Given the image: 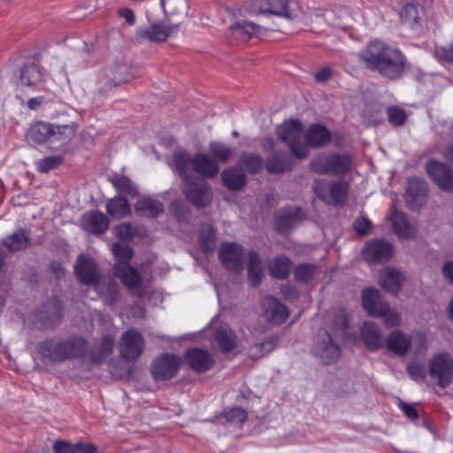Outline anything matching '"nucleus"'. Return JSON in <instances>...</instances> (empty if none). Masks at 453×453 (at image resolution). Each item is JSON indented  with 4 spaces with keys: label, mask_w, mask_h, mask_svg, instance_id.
<instances>
[{
    "label": "nucleus",
    "mask_w": 453,
    "mask_h": 453,
    "mask_svg": "<svg viewBox=\"0 0 453 453\" xmlns=\"http://www.w3.org/2000/svg\"><path fill=\"white\" fill-rule=\"evenodd\" d=\"M74 271L81 283L96 285L100 279V273L95 261L87 255H81L77 258Z\"/></svg>",
    "instance_id": "nucleus-13"
},
{
    "label": "nucleus",
    "mask_w": 453,
    "mask_h": 453,
    "mask_svg": "<svg viewBox=\"0 0 453 453\" xmlns=\"http://www.w3.org/2000/svg\"><path fill=\"white\" fill-rule=\"evenodd\" d=\"M248 274L252 286H257L261 283L263 279V267L260 257L255 251H251L249 256Z\"/></svg>",
    "instance_id": "nucleus-35"
},
{
    "label": "nucleus",
    "mask_w": 453,
    "mask_h": 453,
    "mask_svg": "<svg viewBox=\"0 0 453 453\" xmlns=\"http://www.w3.org/2000/svg\"><path fill=\"white\" fill-rule=\"evenodd\" d=\"M115 235L121 240H131L134 234V228L131 224L123 223L113 228Z\"/></svg>",
    "instance_id": "nucleus-54"
},
{
    "label": "nucleus",
    "mask_w": 453,
    "mask_h": 453,
    "mask_svg": "<svg viewBox=\"0 0 453 453\" xmlns=\"http://www.w3.org/2000/svg\"><path fill=\"white\" fill-rule=\"evenodd\" d=\"M222 180L230 189H239L245 184V174L240 168H228L222 173Z\"/></svg>",
    "instance_id": "nucleus-37"
},
{
    "label": "nucleus",
    "mask_w": 453,
    "mask_h": 453,
    "mask_svg": "<svg viewBox=\"0 0 453 453\" xmlns=\"http://www.w3.org/2000/svg\"><path fill=\"white\" fill-rule=\"evenodd\" d=\"M301 210L298 208L290 209L279 219V226L283 227L284 225L291 226L300 218Z\"/></svg>",
    "instance_id": "nucleus-55"
},
{
    "label": "nucleus",
    "mask_w": 453,
    "mask_h": 453,
    "mask_svg": "<svg viewBox=\"0 0 453 453\" xmlns=\"http://www.w3.org/2000/svg\"><path fill=\"white\" fill-rule=\"evenodd\" d=\"M422 12L423 10L418 4L409 3L403 6L401 12V19L404 24L412 27L418 23Z\"/></svg>",
    "instance_id": "nucleus-40"
},
{
    "label": "nucleus",
    "mask_w": 453,
    "mask_h": 453,
    "mask_svg": "<svg viewBox=\"0 0 453 453\" xmlns=\"http://www.w3.org/2000/svg\"><path fill=\"white\" fill-rule=\"evenodd\" d=\"M276 133L280 141L287 143L290 151L297 157L303 158L308 155L304 143L303 126L299 120L289 119L280 125Z\"/></svg>",
    "instance_id": "nucleus-4"
},
{
    "label": "nucleus",
    "mask_w": 453,
    "mask_h": 453,
    "mask_svg": "<svg viewBox=\"0 0 453 453\" xmlns=\"http://www.w3.org/2000/svg\"><path fill=\"white\" fill-rule=\"evenodd\" d=\"M200 246L205 252H211L215 249V232L212 226L208 225L201 230Z\"/></svg>",
    "instance_id": "nucleus-45"
},
{
    "label": "nucleus",
    "mask_w": 453,
    "mask_h": 453,
    "mask_svg": "<svg viewBox=\"0 0 453 453\" xmlns=\"http://www.w3.org/2000/svg\"><path fill=\"white\" fill-rule=\"evenodd\" d=\"M291 261L283 256L274 257L269 265L271 275L276 279L283 280L289 275Z\"/></svg>",
    "instance_id": "nucleus-36"
},
{
    "label": "nucleus",
    "mask_w": 453,
    "mask_h": 453,
    "mask_svg": "<svg viewBox=\"0 0 453 453\" xmlns=\"http://www.w3.org/2000/svg\"><path fill=\"white\" fill-rule=\"evenodd\" d=\"M63 161L61 156L47 157L41 159L37 164L38 171L41 173H47L51 169L58 166Z\"/></svg>",
    "instance_id": "nucleus-53"
},
{
    "label": "nucleus",
    "mask_w": 453,
    "mask_h": 453,
    "mask_svg": "<svg viewBox=\"0 0 453 453\" xmlns=\"http://www.w3.org/2000/svg\"><path fill=\"white\" fill-rule=\"evenodd\" d=\"M179 32L178 24H171L167 19L162 21L151 23L148 27L140 28L136 32L137 40L140 42H164L169 37L175 36Z\"/></svg>",
    "instance_id": "nucleus-6"
},
{
    "label": "nucleus",
    "mask_w": 453,
    "mask_h": 453,
    "mask_svg": "<svg viewBox=\"0 0 453 453\" xmlns=\"http://www.w3.org/2000/svg\"><path fill=\"white\" fill-rule=\"evenodd\" d=\"M211 153L219 161L226 162L232 155V149L226 144L211 142L209 145Z\"/></svg>",
    "instance_id": "nucleus-50"
},
{
    "label": "nucleus",
    "mask_w": 453,
    "mask_h": 453,
    "mask_svg": "<svg viewBox=\"0 0 453 453\" xmlns=\"http://www.w3.org/2000/svg\"><path fill=\"white\" fill-rule=\"evenodd\" d=\"M114 271L116 276L129 288H138L142 282L140 273L128 265H123V266L114 265Z\"/></svg>",
    "instance_id": "nucleus-31"
},
{
    "label": "nucleus",
    "mask_w": 453,
    "mask_h": 453,
    "mask_svg": "<svg viewBox=\"0 0 453 453\" xmlns=\"http://www.w3.org/2000/svg\"><path fill=\"white\" fill-rule=\"evenodd\" d=\"M361 337L370 350L375 351L384 346V341L380 327L373 322L366 321L361 328Z\"/></svg>",
    "instance_id": "nucleus-18"
},
{
    "label": "nucleus",
    "mask_w": 453,
    "mask_h": 453,
    "mask_svg": "<svg viewBox=\"0 0 453 453\" xmlns=\"http://www.w3.org/2000/svg\"><path fill=\"white\" fill-rule=\"evenodd\" d=\"M113 187L121 193L136 196L138 194L135 185L124 175H114L111 178Z\"/></svg>",
    "instance_id": "nucleus-43"
},
{
    "label": "nucleus",
    "mask_w": 453,
    "mask_h": 453,
    "mask_svg": "<svg viewBox=\"0 0 453 453\" xmlns=\"http://www.w3.org/2000/svg\"><path fill=\"white\" fill-rule=\"evenodd\" d=\"M384 344L393 354L404 356L411 348L416 353L425 350L427 347V339L426 334L421 332H417L411 336L402 330L396 329L388 335Z\"/></svg>",
    "instance_id": "nucleus-3"
},
{
    "label": "nucleus",
    "mask_w": 453,
    "mask_h": 453,
    "mask_svg": "<svg viewBox=\"0 0 453 453\" xmlns=\"http://www.w3.org/2000/svg\"><path fill=\"white\" fill-rule=\"evenodd\" d=\"M426 169L441 190L453 193V170L444 163L431 160Z\"/></svg>",
    "instance_id": "nucleus-10"
},
{
    "label": "nucleus",
    "mask_w": 453,
    "mask_h": 453,
    "mask_svg": "<svg viewBox=\"0 0 453 453\" xmlns=\"http://www.w3.org/2000/svg\"><path fill=\"white\" fill-rule=\"evenodd\" d=\"M250 12L253 14H273L291 18L287 0H250Z\"/></svg>",
    "instance_id": "nucleus-14"
},
{
    "label": "nucleus",
    "mask_w": 453,
    "mask_h": 453,
    "mask_svg": "<svg viewBox=\"0 0 453 453\" xmlns=\"http://www.w3.org/2000/svg\"><path fill=\"white\" fill-rule=\"evenodd\" d=\"M409 375L415 380L424 378V371L420 365L417 363H410L407 366Z\"/></svg>",
    "instance_id": "nucleus-59"
},
{
    "label": "nucleus",
    "mask_w": 453,
    "mask_h": 453,
    "mask_svg": "<svg viewBox=\"0 0 453 453\" xmlns=\"http://www.w3.org/2000/svg\"><path fill=\"white\" fill-rule=\"evenodd\" d=\"M266 169L271 173H279L290 169V165L284 157L273 156L268 159Z\"/></svg>",
    "instance_id": "nucleus-52"
},
{
    "label": "nucleus",
    "mask_w": 453,
    "mask_h": 453,
    "mask_svg": "<svg viewBox=\"0 0 453 453\" xmlns=\"http://www.w3.org/2000/svg\"><path fill=\"white\" fill-rule=\"evenodd\" d=\"M135 212L141 217L154 218L164 211L163 204L151 197H142L134 205Z\"/></svg>",
    "instance_id": "nucleus-29"
},
{
    "label": "nucleus",
    "mask_w": 453,
    "mask_h": 453,
    "mask_svg": "<svg viewBox=\"0 0 453 453\" xmlns=\"http://www.w3.org/2000/svg\"><path fill=\"white\" fill-rule=\"evenodd\" d=\"M42 81V73L39 66L35 64H29L22 68L18 86L23 91L34 90L41 84Z\"/></svg>",
    "instance_id": "nucleus-21"
},
{
    "label": "nucleus",
    "mask_w": 453,
    "mask_h": 453,
    "mask_svg": "<svg viewBox=\"0 0 453 453\" xmlns=\"http://www.w3.org/2000/svg\"><path fill=\"white\" fill-rule=\"evenodd\" d=\"M403 282L402 273L393 267H386L380 273V284L388 292L396 294L400 290Z\"/></svg>",
    "instance_id": "nucleus-25"
},
{
    "label": "nucleus",
    "mask_w": 453,
    "mask_h": 453,
    "mask_svg": "<svg viewBox=\"0 0 453 453\" xmlns=\"http://www.w3.org/2000/svg\"><path fill=\"white\" fill-rule=\"evenodd\" d=\"M78 126L74 122L66 125H52V137L66 143L70 142L76 134Z\"/></svg>",
    "instance_id": "nucleus-38"
},
{
    "label": "nucleus",
    "mask_w": 453,
    "mask_h": 453,
    "mask_svg": "<svg viewBox=\"0 0 453 453\" xmlns=\"http://www.w3.org/2000/svg\"><path fill=\"white\" fill-rule=\"evenodd\" d=\"M348 183L342 180L326 183L324 180L316 181L314 190L318 196L327 203L339 204L347 198Z\"/></svg>",
    "instance_id": "nucleus-9"
},
{
    "label": "nucleus",
    "mask_w": 453,
    "mask_h": 453,
    "mask_svg": "<svg viewBox=\"0 0 453 453\" xmlns=\"http://www.w3.org/2000/svg\"><path fill=\"white\" fill-rule=\"evenodd\" d=\"M393 254L392 244L383 239L368 242L363 250L364 257L369 263H384L389 260Z\"/></svg>",
    "instance_id": "nucleus-12"
},
{
    "label": "nucleus",
    "mask_w": 453,
    "mask_h": 453,
    "mask_svg": "<svg viewBox=\"0 0 453 453\" xmlns=\"http://www.w3.org/2000/svg\"><path fill=\"white\" fill-rule=\"evenodd\" d=\"M330 77L331 70L327 67L319 70L315 75L316 80L320 82L327 81Z\"/></svg>",
    "instance_id": "nucleus-64"
},
{
    "label": "nucleus",
    "mask_w": 453,
    "mask_h": 453,
    "mask_svg": "<svg viewBox=\"0 0 453 453\" xmlns=\"http://www.w3.org/2000/svg\"><path fill=\"white\" fill-rule=\"evenodd\" d=\"M428 372L438 386H449L453 381V357L444 352L434 355L429 360Z\"/></svg>",
    "instance_id": "nucleus-5"
},
{
    "label": "nucleus",
    "mask_w": 453,
    "mask_h": 453,
    "mask_svg": "<svg viewBox=\"0 0 453 453\" xmlns=\"http://www.w3.org/2000/svg\"><path fill=\"white\" fill-rule=\"evenodd\" d=\"M347 323L346 313L341 311L337 315V328L332 333H323L321 339L316 342L313 351L323 363L328 365L340 357V348L335 341L343 338Z\"/></svg>",
    "instance_id": "nucleus-2"
},
{
    "label": "nucleus",
    "mask_w": 453,
    "mask_h": 453,
    "mask_svg": "<svg viewBox=\"0 0 453 453\" xmlns=\"http://www.w3.org/2000/svg\"><path fill=\"white\" fill-rule=\"evenodd\" d=\"M119 15L126 20L129 26H133L135 23V15L134 12L129 8H122L119 10Z\"/></svg>",
    "instance_id": "nucleus-63"
},
{
    "label": "nucleus",
    "mask_w": 453,
    "mask_h": 453,
    "mask_svg": "<svg viewBox=\"0 0 453 453\" xmlns=\"http://www.w3.org/2000/svg\"><path fill=\"white\" fill-rule=\"evenodd\" d=\"M443 279L453 285V261H445L441 266Z\"/></svg>",
    "instance_id": "nucleus-60"
},
{
    "label": "nucleus",
    "mask_w": 453,
    "mask_h": 453,
    "mask_svg": "<svg viewBox=\"0 0 453 453\" xmlns=\"http://www.w3.org/2000/svg\"><path fill=\"white\" fill-rule=\"evenodd\" d=\"M261 29L260 26L245 20L235 22L230 27L232 36L242 42H247L251 36L259 35Z\"/></svg>",
    "instance_id": "nucleus-28"
},
{
    "label": "nucleus",
    "mask_w": 453,
    "mask_h": 453,
    "mask_svg": "<svg viewBox=\"0 0 453 453\" xmlns=\"http://www.w3.org/2000/svg\"><path fill=\"white\" fill-rule=\"evenodd\" d=\"M81 226L88 232L103 234L109 227V219L103 212L92 211L82 216Z\"/></svg>",
    "instance_id": "nucleus-19"
},
{
    "label": "nucleus",
    "mask_w": 453,
    "mask_h": 453,
    "mask_svg": "<svg viewBox=\"0 0 453 453\" xmlns=\"http://www.w3.org/2000/svg\"><path fill=\"white\" fill-rule=\"evenodd\" d=\"M180 365V357L174 354H165L153 361L151 373L156 380H167L177 375Z\"/></svg>",
    "instance_id": "nucleus-8"
},
{
    "label": "nucleus",
    "mask_w": 453,
    "mask_h": 453,
    "mask_svg": "<svg viewBox=\"0 0 453 453\" xmlns=\"http://www.w3.org/2000/svg\"><path fill=\"white\" fill-rule=\"evenodd\" d=\"M278 343V338L270 337L262 342L254 344L250 349V353L255 357H260L274 349Z\"/></svg>",
    "instance_id": "nucleus-47"
},
{
    "label": "nucleus",
    "mask_w": 453,
    "mask_h": 453,
    "mask_svg": "<svg viewBox=\"0 0 453 453\" xmlns=\"http://www.w3.org/2000/svg\"><path fill=\"white\" fill-rule=\"evenodd\" d=\"M435 58L441 62L453 63V44L448 47H437L434 50Z\"/></svg>",
    "instance_id": "nucleus-56"
},
{
    "label": "nucleus",
    "mask_w": 453,
    "mask_h": 453,
    "mask_svg": "<svg viewBox=\"0 0 453 453\" xmlns=\"http://www.w3.org/2000/svg\"><path fill=\"white\" fill-rule=\"evenodd\" d=\"M29 237L23 231L19 230L4 240V245L11 250H19L28 246Z\"/></svg>",
    "instance_id": "nucleus-41"
},
{
    "label": "nucleus",
    "mask_w": 453,
    "mask_h": 453,
    "mask_svg": "<svg viewBox=\"0 0 453 453\" xmlns=\"http://www.w3.org/2000/svg\"><path fill=\"white\" fill-rule=\"evenodd\" d=\"M245 165L250 173H257L262 167V159L257 156H249L245 159Z\"/></svg>",
    "instance_id": "nucleus-58"
},
{
    "label": "nucleus",
    "mask_w": 453,
    "mask_h": 453,
    "mask_svg": "<svg viewBox=\"0 0 453 453\" xmlns=\"http://www.w3.org/2000/svg\"><path fill=\"white\" fill-rule=\"evenodd\" d=\"M331 139L330 132L321 125L311 126L307 133L304 134V143L307 146V151L309 148H319L322 147L329 142Z\"/></svg>",
    "instance_id": "nucleus-26"
},
{
    "label": "nucleus",
    "mask_w": 453,
    "mask_h": 453,
    "mask_svg": "<svg viewBox=\"0 0 453 453\" xmlns=\"http://www.w3.org/2000/svg\"><path fill=\"white\" fill-rule=\"evenodd\" d=\"M120 355L127 360H135L144 350V339L135 330H128L123 334L119 344Z\"/></svg>",
    "instance_id": "nucleus-11"
},
{
    "label": "nucleus",
    "mask_w": 453,
    "mask_h": 453,
    "mask_svg": "<svg viewBox=\"0 0 453 453\" xmlns=\"http://www.w3.org/2000/svg\"><path fill=\"white\" fill-rule=\"evenodd\" d=\"M247 412L241 408H233L226 411L220 418L219 422L228 426L239 427L247 419Z\"/></svg>",
    "instance_id": "nucleus-39"
},
{
    "label": "nucleus",
    "mask_w": 453,
    "mask_h": 453,
    "mask_svg": "<svg viewBox=\"0 0 453 453\" xmlns=\"http://www.w3.org/2000/svg\"><path fill=\"white\" fill-rule=\"evenodd\" d=\"M107 213L115 219L127 217L131 212L128 201L122 196H116L108 201L106 204Z\"/></svg>",
    "instance_id": "nucleus-32"
},
{
    "label": "nucleus",
    "mask_w": 453,
    "mask_h": 453,
    "mask_svg": "<svg viewBox=\"0 0 453 453\" xmlns=\"http://www.w3.org/2000/svg\"><path fill=\"white\" fill-rule=\"evenodd\" d=\"M219 259L229 270L241 272L243 269L242 263V249L236 243H223L219 250Z\"/></svg>",
    "instance_id": "nucleus-15"
},
{
    "label": "nucleus",
    "mask_w": 453,
    "mask_h": 453,
    "mask_svg": "<svg viewBox=\"0 0 453 453\" xmlns=\"http://www.w3.org/2000/svg\"><path fill=\"white\" fill-rule=\"evenodd\" d=\"M261 306L268 321L280 324L288 318L287 307L273 296L265 297L262 300Z\"/></svg>",
    "instance_id": "nucleus-17"
},
{
    "label": "nucleus",
    "mask_w": 453,
    "mask_h": 453,
    "mask_svg": "<svg viewBox=\"0 0 453 453\" xmlns=\"http://www.w3.org/2000/svg\"><path fill=\"white\" fill-rule=\"evenodd\" d=\"M27 140L35 143H43L52 137V125L45 122H37L30 127L26 134Z\"/></svg>",
    "instance_id": "nucleus-33"
},
{
    "label": "nucleus",
    "mask_w": 453,
    "mask_h": 453,
    "mask_svg": "<svg viewBox=\"0 0 453 453\" xmlns=\"http://www.w3.org/2000/svg\"><path fill=\"white\" fill-rule=\"evenodd\" d=\"M398 406L400 410L411 419H416L418 418V411L413 405L400 401Z\"/></svg>",
    "instance_id": "nucleus-62"
},
{
    "label": "nucleus",
    "mask_w": 453,
    "mask_h": 453,
    "mask_svg": "<svg viewBox=\"0 0 453 453\" xmlns=\"http://www.w3.org/2000/svg\"><path fill=\"white\" fill-rule=\"evenodd\" d=\"M370 227L371 223L366 219L361 218L354 222V228L360 234H366Z\"/></svg>",
    "instance_id": "nucleus-61"
},
{
    "label": "nucleus",
    "mask_w": 453,
    "mask_h": 453,
    "mask_svg": "<svg viewBox=\"0 0 453 453\" xmlns=\"http://www.w3.org/2000/svg\"><path fill=\"white\" fill-rule=\"evenodd\" d=\"M213 341L223 352L230 351L237 345V337L231 329L225 327L219 328L215 332Z\"/></svg>",
    "instance_id": "nucleus-34"
},
{
    "label": "nucleus",
    "mask_w": 453,
    "mask_h": 453,
    "mask_svg": "<svg viewBox=\"0 0 453 453\" xmlns=\"http://www.w3.org/2000/svg\"><path fill=\"white\" fill-rule=\"evenodd\" d=\"M192 167L196 173L206 178L215 177L219 170L217 162L203 153L196 154L192 158Z\"/></svg>",
    "instance_id": "nucleus-23"
},
{
    "label": "nucleus",
    "mask_w": 453,
    "mask_h": 453,
    "mask_svg": "<svg viewBox=\"0 0 453 453\" xmlns=\"http://www.w3.org/2000/svg\"><path fill=\"white\" fill-rule=\"evenodd\" d=\"M379 315H375L376 318H383L384 324L387 326H396L401 323V318L399 313L391 309L387 303L380 309Z\"/></svg>",
    "instance_id": "nucleus-49"
},
{
    "label": "nucleus",
    "mask_w": 453,
    "mask_h": 453,
    "mask_svg": "<svg viewBox=\"0 0 453 453\" xmlns=\"http://www.w3.org/2000/svg\"><path fill=\"white\" fill-rule=\"evenodd\" d=\"M359 58L366 68L390 80L401 77L405 69L403 54L380 41L369 43L359 52Z\"/></svg>",
    "instance_id": "nucleus-1"
},
{
    "label": "nucleus",
    "mask_w": 453,
    "mask_h": 453,
    "mask_svg": "<svg viewBox=\"0 0 453 453\" xmlns=\"http://www.w3.org/2000/svg\"><path fill=\"white\" fill-rule=\"evenodd\" d=\"M426 190V183L423 180L417 177L410 179L405 196L406 202L413 209L423 204Z\"/></svg>",
    "instance_id": "nucleus-20"
},
{
    "label": "nucleus",
    "mask_w": 453,
    "mask_h": 453,
    "mask_svg": "<svg viewBox=\"0 0 453 453\" xmlns=\"http://www.w3.org/2000/svg\"><path fill=\"white\" fill-rule=\"evenodd\" d=\"M350 159L349 157L335 155L328 158V167L325 172L333 173H344L350 167Z\"/></svg>",
    "instance_id": "nucleus-42"
},
{
    "label": "nucleus",
    "mask_w": 453,
    "mask_h": 453,
    "mask_svg": "<svg viewBox=\"0 0 453 453\" xmlns=\"http://www.w3.org/2000/svg\"><path fill=\"white\" fill-rule=\"evenodd\" d=\"M86 348L87 343L83 339L74 338L58 344L56 348V352L58 357L65 359L81 355L85 351Z\"/></svg>",
    "instance_id": "nucleus-27"
},
{
    "label": "nucleus",
    "mask_w": 453,
    "mask_h": 453,
    "mask_svg": "<svg viewBox=\"0 0 453 453\" xmlns=\"http://www.w3.org/2000/svg\"><path fill=\"white\" fill-rule=\"evenodd\" d=\"M113 347V338L111 336H104L100 342L97 353H95L92 356L93 362L96 364L102 362L105 357L111 354Z\"/></svg>",
    "instance_id": "nucleus-44"
},
{
    "label": "nucleus",
    "mask_w": 453,
    "mask_h": 453,
    "mask_svg": "<svg viewBox=\"0 0 453 453\" xmlns=\"http://www.w3.org/2000/svg\"><path fill=\"white\" fill-rule=\"evenodd\" d=\"M185 362L197 372H204L214 365L212 357L202 349H191L184 354Z\"/></svg>",
    "instance_id": "nucleus-16"
},
{
    "label": "nucleus",
    "mask_w": 453,
    "mask_h": 453,
    "mask_svg": "<svg viewBox=\"0 0 453 453\" xmlns=\"http://www.w3.org/2000/svg\"><path fill=\"white\" fill-rule=\"evenodd\" d=\"M55 453H96L98 449L96 444L88 441L72 443L65 440H56L53 442Z\"/></svg>",
    "instance_id": "nucleus-24"
},
{
    "label": "nucleus",
    "mask_w": 453,
    "mask_h": 453,
    "mask_svg": "<svg viewBox=\"0 0 453 453\" xmlns=\"http://www.w3.org/2000/svg\"><path fill=\"white\" fill-rule=\"evenodd\" d=\"M362 302L365 310L372 317L379 315V311L386 304L381 301L379 291L374 288H366L363 291Z\"/></svg>",
    "instance_id": "nucleus-30"
},
{
    "label": "nucleus",
    "mask_w": 453,
    "mask_h": 453,
    "mask_svg": "<svg viewBox=\"0 0 453 453\" xmlns=\"http://www.w3.org/2000/svg\"><path fill=\"white\" fill-rule=\"evenodd\" d=\"M183 191L187 199L196 207H204L211 201L209 185L196 177H185Z\"/></svg>",
    "instance_id": "nucleus-7"
},
{
    "label": "nucleus",
    "mask_w": 453,
    "mask_h": 453,
    "mask_svg": "<svg viewBox=\"0 0 453 453\" xmlns=\"http://www.w3.org/2000/svg\"><path fill=\"white\" fill-rule=\"evenodd\" d=\"M316 267L311 264H299L294 268V275L299 282L310 281L315 274Z\"/></svg>",
    "instance_id": "nucleus-48"
},
{
    "label": "nucleus",
    "mask_w": 453,
    "mask_h": 453,
    "mask_svg": "<svg viewBox=\"0 0 453 453\" xmlns=\"http://www.w3.org/2000/svg\"><path fill=\"white\" fill-rule=\"evenodd\" d=\"M388 117L389 122L394 126L403 125L406 119L404 111L399 108H389L388 110Z\"/></svg>",
    "instance_id": "nucleus-57"
},
{
    "label": "nucleus",
    "mask_w": 453,
    "mask_h": 453,
    "mask_svg": "<svg viewBox=\"0 0 453 453\" xmlns=\"http://www.w3.org/2000/svg\"><path fill=\"white\" fill-rule=\"evenodd\" d=\"M175 166L179 172V173L183 177V180L185 181V177L187 176V171L189 169L190 165H192V159L186 152H176L173 156Z\"/></svg>",
    "instance_id": "nucleus-51"
},
{
    "label": "nucleus",
    "mask_w": 453,
    "mask_h": 453,
    "mask_svg": "<svg viewBox=\"0 0 453 453\" xmlns=\"http://www.w3.org/2000/svg\"><path fill=\"white\" fill-rule=\"evenodd\" d=\"M389 220L395 233L402 239H410L415 236L417 228L416 226L409 222L405 215L394 210L390 215Z\"/></svg>",
    "instance_id": "nucleus-22"
},
{
    "label": "nucleus",
    "mask_w": 453,
    "mask_h": 453,
    "mask_svg": "<svg viewBox=\"0 0 453 453\" xmlns=\"http://www.w3.org/2000/svg\"><path fill=\"white\" fill-rule=\"evenodd\" d=\"M112 253L116 257L115 265L123 266V265H127V262L133 257V250L128 245H123L119 243H115L112 245Z\"/></svg>",
    "instance_id": "nucleus-46"
}]
</instances>
